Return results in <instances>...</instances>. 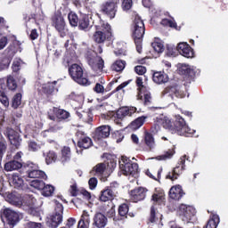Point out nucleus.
Returning a JSON list of instances; mask_svg holds the SVG:
<instances>
[{"instance_id":"49","label":"nucleus","mask_w":228,"mask_h":228,"mask_svg":"<svg viewBox=\"0 0 228 228\" xmlns=\"http://www.w3.org/2000/svg\"><path fill=\"white\" fill-rule=\"evenodd\" d=\"M151 46L153 47L156 53H160L165 51V46L160 42H154L151 44Z\"/></svg>"},{"instance_id":"61","label":"nucleus","mask_w":228,"mask_h":228,"mask_svg":"<svg viewBox=\"0 0 228 228\" xmlns=\"http://www.w3.org/2000/svg\"><path fill=\"white\" fill-rule=\"evenodd\" d=\"M134 72H136L139 76H143V74L147 72V68L144 66H136L134 68Z\"/></svg>"},{"instance_id":"22","label":"nucleus","mask_w":228,"mask_h":228,"mask_svg":"<svg viewBox=\"0 0 228 228\" xmlns=\"http://www.w3.org/2000/svg\"><path fill=\"white\" fill-rule=\"evenodd\" d=\"M6 200L9 204L15 206L16 208H22V206H24V203H22V198L20 194L15 192L9 193L6 197Z\"/></svg>"},{"instance_id":"41","label":"nucleus","mask_w":228,"mask_h":228,"mask_svg":"<svg viewBox=\"0 0 228 228\" xmlns=\"http://www.w3.org/2000/svg\"><path fill=\"white\" fill-rule=\"evenodd\" d=\"M145 117L142 116L137 118L134 121L131 123L132 129H140L143 126V123L145 122Z\"/></svg>"},{"instance_id":"51","label":"nucleus","mask_w":228,"mask_h":228,"mask_svg":"<svg viewBox=\"0 0 228 228\" xmlns=\"http://www.w3.org/2000/svg\"><path fill=\"white\" fill-rule=\"evenodd\" d=\"M162 26H168L169 28H177V23L172 20L164 19L161 20Z\"/></svg>"},{"instance_id":"55","label":"nucleus","mask_w":228,"mask_h":228,"mask_svg":"<svg viewBox=\"0 0 228 228\" xmlns=\"http://www.w3.org/2000/svg\"><path fill=\"white\" fill-rule=\"evenodd\" d=\"M133 7V0H123L122 8L124 11L131 10Z\"/></svg>"},{"instance_id":"21","label":"nucleus","mask_w":228,"mask_h":228,"mask_svg":"<svg viewBox=\"0 0 228 228\" xmlns=\"http://www.w3.org/2000/svg\"><path fill=\"white\" fill-rule=\"evenodd\" d=\"M52 24L54 26L55 29L59 31V33H61V31L65 30V19L62 17L61 14H55L52 18Z\"/></svg>"},{"instance_id":"31","label":"nucleus","mask_w":228,"mask_h":228,"mask_svg":"<svg viewBox=\"0 0 228 228\" xmlns=\"http://www.w3.org/2000/svg\"><path fill=\"white\" fill-rule=\"evenodd\" d=\"M179 72L183 76H190L191 77L195 76V69L188 64H180Z\"/></svg>"},{"instance_id":"34","label":"nucleus","mask_w":228,"mask_h":228,"mask_svg":"<svg viewBox=\"0 0 228 228\" xmlns=\"http://www.w3.org/2000/svg\"><path fill=\"white\" fill-rule=\"evenodd\" d=\"M90 227V216L88 215V212L84 211L78 224L77 228H88Z\"/></svg>"},{"instance_id":"62","label":"nucleus","mask_w":228,"mask_h":228,"mask_svg":"<svg viewBox=\"0 0 228 228\" xmlns=\"http://www.w3.org/2000/svg\"><path fill=\"white\" fill-rule=\"evenodd\" d=\"M26 228H42V224L37 222H28Z\"/></svg>"},{"instance_id":"18","label":"nucleus","mask_w":228,"mask_h":228,"mask_svg":"<svg viewBox=\"0 0 228 228\" xmlns=\"http://www.w3.org/2000/svg\"><path fill=\"white\" fill-rule=\"evenodd\" d=\"M111 133V126L103 125L96 128L94 132V138L96 140H102V138H108Z\"/></svg>"},{"instance_id":"3","label":"nucleus","mask_w":228,"mask_h":228,"mask_svg":"<svg viewBox=\"0 0 228 228\" xmlns=\"http://www.w3.org/2000/svg\"><path fill=\"white\" fill-rule=\"evenodd\" d=\"M162 96L167 97L168 101L177 102L179 99H184L186 97V91H184L183 86L171 84L163 90Z\"/></svg>"},{"instance_id":"15","label":"nucleus","mask_w":228,"mask_h":228,"mask_svg":"<svg viewBox=\"0 0 228 228\" xmlns=\"http://www.w3.org/2000/svg\"><path fill=\"white\" fill-rule=\"evenodd\" d=\"M5 135L11 142V144L14 145L16 149H19V147H20V142H22V139H20V135H19V134L15 130H13L12 128H7L5 131Z\"/></svg>"},{"instance_id":"43","label":"nucleus","mask_w":228,"mask_h":228,"mask_svg":"<svg viewBox=\"0 0 228 228\" xmlns=\"http://www.w3.org/2000/svg\"><path fill=\"white\" fill-rule=\"evenodd\" d=\"M53 193H54V187L50 184H45L44 188L42 189V195H44V197H51Z\"/></svg>"},{"instance_id":"46","label":"nucleus","mask_w":228,"mask_h":228,"mask_svg":"<svg viewBox=\"0 0 228 228\" xmlns=\"http://www.w3.org/2000/svg\"><path fill=\"white\" fill-rule=\"evenodd\" d=\"M22 102V94L20 93L16 94L12 98V108L17 109V107Z\"/></svg>"},{"instance_id":"63","label":"nucleus","mask_w":228,"mask_h":228,"mask_svg":"<svg viewBox=\"0 0 228 228\" xmlns=\"http://www.w3.org/2000/svg\"><path fill=\"white\" fill-rule=\"evenodd\" d=\"M90 190H95V188L97 187V178L95 177H92L89 182H88Z\"/></svg>"},{"instance_id":"10","label":"nucleus","mask_w":228,"mask_h":228,"mask_svg":"<svg viewBox=\"0 0 228 228\" xmlns=\"http://www.w3.org/2000/svg\"><path fill=\"white\" fill-rule=\"evenodd\" d=\"M120 0H108L101 6L102 13L110 17V19H115L117 15V8Z\"/></svg>"},{"instance_id":"28","label":"nucleus","mask_w":228,"mask_h":228,"mask_svg":"<svg viewBox=\"0 0 228 228\" xmlns=\"http://www.w3.org/2000/svg\"><path fill=\"white\" fill-rule=\"evenodd\" d=\"M143 142L149 151L156 148V141L154 140V135L149 132L144 133Z\"/></svg>"},{"instance_id":"23","label":"nucleus","mask_w":228,"mask_h":228,"mask_svg":"<svg viewBox=\"0 0 228 228\" xmlns=\"http://www.w3.org/2000/svg\"><path fill=\"white\" fill-rule=\"evenodd\" d=\"M136 113V107H122L117 112V117L120 120L126 117H132Z\"/></svg>"},{"instance_id":"47","label":"nucleus","mask_w":228,"mask_h":228,"mask_svg":"<svg viewBox=\"0 0 228 228\" xmlns=\"http://www.w3.org/2000/svg\"><path fill=\"white\" fill-rule=\"evenodd\" d=\"M69 193L71 197H77V193H79V190H77V183L76 181L72 180V184L69 187Z\"/></svg>"},{"instance_id":"12","label":"nucleus","mask_w":228,"mask_h":228,"mask_svg":"<svg viewBox=\"0 0 228 228\" xmlns=\"http://www.w3.org/2000/svg\"><path fill=\"white\" fill-rule=\"evenodd\" d=\"M102 31L98 30L93 36V40L96 44H103L106 41V38L111 37V26L108 23H103L102 25Z\"/></svg>"},{"instance_id":"33","label":"nucleus","mask_w":228,"mask_h":228,"mask_svg":"<svg viewBox=\"0 0 228 228\" xmlns=\"http://www.w3.org/2000/svg\"><path fill=\"white\" fill-rule=\"evenodd\" d=\"M19 168H22V162L18 160H11L4 165V170L6 172H12L13 170H19Z\"/></svg>"},{"instance_id":"58","label":"nucleus","mask_w":228,"mask_h":228,"mask_svg":"<svg viewBox=\"0 0 228 228\" xmlns=\"http://www.w3.org/2000/svg\"><path fill=\"white\" fill-rule=\"evenodd\" d=\"M28 150L32 151V152H37V151H40V145L36 142H28Z\"/></svg>"},{"instance_id":"54","label":"nucleus","mask_w":228,"mask_h":228,"mask_svg":"<svg viewBox=\"0 0 228 228\" xmlns=\"http://www.w3.org/2000/svg\"><path fill=\"white\" fill-rule=\"evenodd\" d=\"M6 142L0 141V161L3 159V156H4V153L6 152Z\"/></svg>"},{"instance_id":"24","label":"nucleus","mask_w":228,"mask_h":228,"mask_svg":"<svg viewBox=\"0 0 228 228\" xmlns=\"http://www.w3.org/2000/svg\"><path fill=\"white\" fill-rule=\"evenodd\" d=\"M92 28V18L88 15H83L78 21V29L81 31H88Z\"/></svg>"},{"instance_id":"1","label":"nucleus","mask_w":228,"mask_h":228,"mask_svg":"<svg viewBox=\"0 0 228 228\" xmlns=\"http://www.w3.org/2000/svg\"><path fill=\"white\" fill-rule=\"evenodd\" d=\"M162 126L165 129H167L174 134L175 133H177L180 136H193V133H195V130L190 128L186 125V121L183 117L180 115L175 116V126H172V121L168 118H164L162 119Z\"/></svg>"},{"instance_id":"32","label":"nucleus","mask_w":228,"mask_h":228,"mask_svg":"<svg viewBox=\"0 0 228 228\" xmlns=\"http://www.w3.org/2000/svg\"><path fill=\"white\" fill-rule=\"evenodd\" d=\"M116 197L117 195L114 194L112 191L106 188L101 191L100 200H102V202H108V200H113Z\"/></svg>"},{"instance_id":"40","label":"nucleus","mask_w":228,"mask_h":228,"mask_svg":"<svg viewBox=\"0 0 228 228\" xmlns=\"http://www.w3.org/2000/svg\"><path fill=\"white\" fill-rule=\"evenodd\" d=\"M61 163H67V161H70V148L65 146L61 150Z\"/></svg>"},{"instance_id":"60","label":"nucleus","mask_w":228,"mask_h":228,"mask_svg":"<svg viewBox=\"0 0 228 228\" xmlns=\"http://www.w3.org/2000/svg\"><path fill=\"white\" fill-rule=\"evenodd\" d=\"M10 59L4 58L0 63V70H4V69H8L10 67Z\"/></svg>"},{"instance_id":"30","label":"nucleus","mask_w":228,"mask_h":228,"mask_svg":"<svg viewBox=\"0 0 228 228\" xmlns=\"http://www.w3.org/2000/svg\"><path fill=\"white\" fill-rule=\"evenodd\" d=\"M57 83V81H53L44 84L42 86L43 92L46 94V95H53L54 92H58V87H56Z\"/></svg>"},{"instance_id":"11","label":"nucleus","mask_w":228,"mask_h":228,"mask_svg":"<svg viewBox=\"0 0 228 228\" xmlns=\"http://www.w3.org/2000/svg\"><path fill=\"white\" fill-rule=\"evenodd\" d=\"M184 163H186V155L180 158L176 167L172 170V172H169L167 175L166 179H170L171 181L178 179L179 175H181L186 168V165Z\"/></svg>"},{"instance_id":"56","label":"nucleus","mask_w":228,"mask_h":228,"mask_svg":"<svg viewBox=\"0 0 228 228\" xmlns=\"http://www.w3.org/2000/svg\"><path fill=\"white\" fill-rule=\"evenodd\" d=\"M112 193L116 194L118 193V183L113 182L110 183L109 187H107Z\"/></svg>"},{"instance_id":"44","label":"nucleus","mask_w":228,"mask_h":228,"mask_svg":"<svg viewBox=\"0 0 228 228\" xmlns=\"http://www.w3.org/2000/svg\"><path fill=\"white\" fill-rule=\"evenodd\" d=\"M30 186L36 188V190H43L44 186H45V183L39 179H34L30 183Z\"/></svg>"},{"instance_id":"7","label":"nucleus","mask_w":228,"mask_h":228,"mask_svg":"<svg viewBox=\"0 0 228 228\" xmlns=\"http://www.w3.org/2000/svg\"><path fill=\"white\" fill-rule=\"evenodd\" d=\"M119 168L124 175H132V177L138 175V164L131 161V159L126 156L121 157Z\"/></svg>"},{"instance_id":"8","label":"nucleus","mask_w":228,"mask_h":228,"mask_svg":"<svg viewBox=\"0 0 228 228\" xmlns=\"http://www.w3.org/2000/svg\"><path fill=\"white\" fill-rule=\"evenodd\" d=\"M0 216L2 220H5L11 228L15 227L20 222V214L10 208L4 207L1 208Z\"/></svg>"},{"instance_id":"19","label":"nucleus","mask_w":228,"mask_h":228,"mask_svg":"<svg viewBox=\"0 0 228 228\" xmlns=\"http://www.w3.org/2000/svg\"><path fill=\"white\" fill-rule=\"evenodd\" d=\"M146 195L147 190H145L143 187L134 189L130 192L131 200H133V202H139V200H143Z\"/></svg>"},{"instance_id":"52","label":"nucleus","mask_w":228,"mask_h":228,"mask_svg":"<svg viewBox=\"0 0 228 228\" xmlns=\"http://www.w3.org/2000/svg\"><path fill=\"white\" fill-rule=\"evenodd\" d=\"M20 65H22V61L20 59H15L12 63L13 72H19L20 70Z\"/></svg>"},{"instance_id":"4","label":"nucleus","mask_w":228,"mask_h":228,"mask_svg":"<svg viewBox=\"0 0 228 228\" xmlns=\"http://www.w3.org/2000/svg\"><path fill=\"white\" fill-rule=\"evenodd\" d=\"M69 74L71 79H73L75 83H77V85H80L81 86H90V81L80 65L76 63L72 64L69 68Z\"/></svg>"},{"instance_id":"50","label":"nucleus","mask_w":228,"mask_h":228,"mask_svg":"<svg viewBox=\"0 0 228 228\" xmlns=\"http://www.w3.org/2000/svg\"><path fill=\"white\" fill-rule=\"evenodd\" d=\"M118 213L120 216H126L127 213H129V206L126 203L120 205L118 208Z\"/></svg>"},{"instance_id":"59","label":"nucleus","mask_w":228,"mask_h":228,"mask_svg":"<svg viewBox=\"0 0 228 228\" xmlns=\"http://www.w3.org/2000/svg\"><path fill=\"white\" fill-rule=\"evenodd\" d=\"M93 90L95 92V94H104L105 92L104 86L101 85L100 83H96Z\"/></svg>"},{"instance_id":"27","label":"nucleus","mask_w":228,"mask_h":228,"mask_svg":"<svg viewBox=\"0 0 228 228\" xmlns=\"http://www.w3.org/2000/svg\"><path fill=\"white\" fill-rule=\"evenodd\" d=\"M183 188L181 185L173 186L169 191V197L173 200H180L183 198Z\"/></svg>"},{"instance_id":"5","label":"nucleus","mask_w":228,"mask_h":228,"mask_svg":"<svg viewBox=\"0 0 228 228\" xmlns=\"http://www.w3.org/2000/svg\"><path fill=\"white\" fill-rule=\"evenodd\" d=\"M86 60L96 74L102 72V69H104V60H102V57L98 56L95 51L87 50L86 53Z\"/></svg>"},{"instance_id":"9","label":"nucleus","mask_w":228,"mask_h":228,"mask_svg":"<svg viewBox=\"0 0 228 228\" xmlns=\"http://www.w3.org/2000/svg\"><path fill=\"white\" fill-rule=\"evenodd\" d=\"M195 208L191 206L182 204L179 207V215L185 224H193L195 222Z\"/></svg>"},{"instance_id":"35","label":"nucleus","mask_w":228,"mask_h":228,"mask_svg":"<svg viewBox=\"0 0 228 228\" xmlns=\"http://www.w3.org/2000/svg\"><path fill=\"white\" fill-rule=\"evenodd\" d=\"M174 154H175V150L169 149L165 151L164 154L157 156L156 159H158V161H167V159H172V158H174Z\"/></svg>"},{"instance_id":"39","label":"nucleus","mask_w":228,"mask_h":228,"mask_svg":"<svg viewBox=\"0 0 228 228\" xmlns=\"http://www.w3.org/2000/svg\"><path fill=\"white\" fill-rule=\"evenodd\" d=\"M126 69V61H116L112 66L111 69L115 72H122Z\"/></svg>"},{"instance_id":"42","label":"nucleus","mask_w":228,"mask_h":228,"mask_svg":"<svg viewBox=\"0 0 228 228\" xmlns=\"http://www.w3.org/2000/svg\"><path fill=\"white\" fill-rule=\"evenodd\" d=\"M58 159V155L54 151H48L45 156V163L46 165H51V163H55Z\"/></svg>"},{"instance_id":"37","label":"nucleus","mask_w":228,"mask_h":228,"mask_svg":"<svg viewBox=\"0 0 228 228\" xmlns=\"http://www.w3.org/2000/svg\"><path fill=\"white\" fill-rule=\"evenodd\" d=\"M218 224H220V217L218 215H213L205 228H216L218 227Z\"/></svg>"},{"instance_id":"57","label":"nucleus","mask_w":228,"mask_h":228,"mask_svg":"<svg viewBox=\"0 0 228 228\" xmlns=\"http://www.w3.org/2000/svg\"><path fill=\"white\" fill-rule=\"evenodd\" d=\"M165 199V197L163 196V194H153L151 200L154 201L157 204H159L160 202H163V200Z\"/></svg>"},{"instance_id":"6","label":"nucleus","mask_w":228,"mask_h":228,"mask_svg":"<svg viewBox=\"0 0 228 228\" xmlns=\"http://www.w3.org/2000/svg\"><path fill=\"white\" fill-rule=\"evenodd\" d=\"M63 222V205L58 200H55L54 212L46 221V225L49 228H58Z\"/></svg>"},{"instance_id":"25","label":"nucleus","mask_w":228,"mask_h":228,"mask_svg":"<svg viewBox=\"0 0 228 228\" xmlns=\"http://www.w3.org/2000/svg\"><path fill=\"white\" fill-rule=\"evenodd\" d=\"M152 79L157 85H164V83H168V75L162 71H157L153 73Z\"/></svg>"},{"instance_id":"53","label":"nucleus","mask_w":228,"mask_h":228,"mask_svg":"<svg viewBox=\"0 0 228 228\" xmlns=\"http://www.w3.org/2000/svg\"><path fill=\"white\" fill-rule=\"evenodd\" d=\"M0 102L4 106V108H8V106H10V101L8 100L6 94H0Z\"/></svg>"},{"instance_id":"20","label":"nucleus","mask_w":228,"mask_h":228,"mask_svg":"<svg viewBox=\"0 0 228 228\" xmlns=\"http://www.w3.org/2000/svg\"><path fill=\"white\" fill-rule=\"evenodd\" d=\"M93 225L97 228H104L108 225V217L104 216V214L101 212H97L94 214L93 218Z\"/></svg>"},{"instance_id":"16","label":"nucleus","mask_w":228,"mask_h":228,"mask_svg":"<svg viewBox=\"0 0 228 228\" xmlns=\"http://www.w3.org/2000/svg\"><path fill=\"white\" fill-rule=\"evenodd\" d=\"M177 51L184 58H194L195 56L193 48H191L188 43H179L177 45Z\"/></svg>"},{"instance_id":"2","label":"nucleus","mask_w":228,"mask_h":228,"mask_svg":"<svg viewBox=\"0 0 228 228\" xmlns=\"http://www.w3.org/2000/svg\"><path fill=\"white\" fill-rule=\"evenodd\" d=\"M133 38L135 43L137 53H142V39L145 35V24L139 15H135L132 25Z\"/></svg>"},{"instance_id":"13","label":"nucleus","mask_w":228,"mask_h":228,"mask_svg":"<svg viewBox=\"0 0 228 228\" xmlns=\"http://www.w3.org/2000/svg\"><path fill=\"white\" fill-rule=\"evenodd\" d=\"M163 219V215H161L156 207L152 206L151 208L150 218H149V228H162L163 224L161 220Z\"/></svg>"},{"instance_id":"45","label":"nucleus","mask_w":228,"mask_h":228,"mask_svg":"<svg viewBox=\"0 0 228 228\" xmlns=\"http://www.w3.org/2000/svg\"><path fill=\"white\" fill-rule=\"evenodd\" d=\"M105 170H106V164L104 163H99L93 168V172H95L97 175H101L104 174Z\"/></svg>"},{"instance_id":"48","label":"nucleus","mask_w":228,"mask_h":228,"mask_svg":"<svg viewBox=\"0 0 228 228\" xmlns=\"http://www.w3.org/2000/svg\"><path fill=\"white\" fill-rule=\"evenodd\" d=\"M7 87L9 88V90L17 89V82H15V78H13V77H7Z\"/></svg>"},{"instance_id":"14","label":"nucleus","mask_w":228,"mask_h":228,"mask_svg":"<svg viewBox=\"0 0 228 228\" xmlns=\"http://www.w3.org/2000/svg\"><path fill=\"white\" fill-rule=\"evenodd\" d=\"M27 174L30 179H47V175L42 170H38L37 165L30 163L28 165Z\"/></svg>"},{"instance_id":"64","label":"nucleus","mask_w":228,"mask_h":228,"mask_svg":"<svg viewBox=\"0 0 228 228\" xmlns=\"http://www.w3.org/2000/svg\"><path fill=\"white\" fill-rule=\"evenodd\" d=\"M74 225H76V219L71 217V218L68 219L67 224L64 227L65 228H74Z\"/></svg>"},{"instance_id":"36","label":"nucleus","mask_w":228,"mask_h":228,"mask_svg":"<svg viewBox=\"0 0 228 228\" xmlns=\"http://www.w3.org/2000/svg\"><path fill=\"white\" fill-rule=\"evenodd\" d=\"M54 112L56 113L58 120H67V118H70V112L63 109L55 108Z\"/></svg>"},{"instance_id":"38","label":"nucleus","mask_w":228,"mask_h":228,"mask_svg":"<svg viewBox=\"0 0 228 228\" xmlns=\"http://www.w3.org/2000/svg\"><path fill=\"white\" fill-rule=\"evenodd\" d=\"M68 20L72 28H77V25L79 24V18L76 12H69L68 14Z\"/></svg>"},{"instance_id":"17","label":"nucleus","mask_w":228,"mask_h":228,"mask_svg":"<svg viewBox=\"0 0 228 228\" xmlns=\"http://www.w3.org/2000/svg\"><path fill=\"white\" fill-rule=\"evenodd\" d=\"M77 136L79 137L77 142V147H79L80 149H90V147L94 145L92 139L83 134V132H77Z\"/></svg>"},{"instance_id":"26","label":"nucleus","mask_w":228,"mask_h":228,"mask_svg":"<svg viewBox=\"0 0 228 228\" xmlns=\"http://www.w3.org/2000/svg\"><path fill=\"white\" fill-rule=\"evenodd\" d=\"M11 184L17 188L18 190H24L26 188V184L24 183V180L18 174H13L11 178Z\"/></svg>"},{"instance_id":"29","label":"nucleus","mask_w":228,"mask_h":228,"mask_svg":"<svg viewBox=\"0 0 228 228\" xmlns=\"http://www.w3.org/2000/svg\"><path fill=\"white\" fill-rule=\"evenodd\" d=\"M36 202H37V199H35L33 195L26 194L22 200L23 206H21V208L23 209L32 208L33 206H35Z\"/></svg>"}]
</instances>
